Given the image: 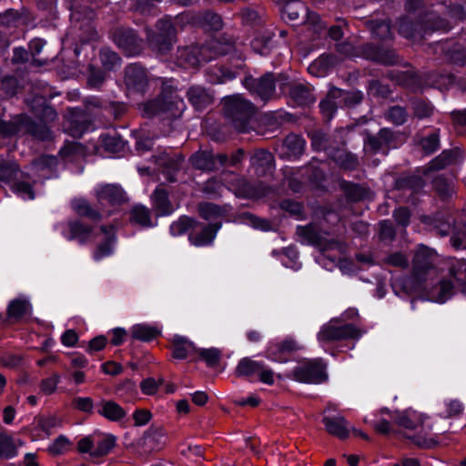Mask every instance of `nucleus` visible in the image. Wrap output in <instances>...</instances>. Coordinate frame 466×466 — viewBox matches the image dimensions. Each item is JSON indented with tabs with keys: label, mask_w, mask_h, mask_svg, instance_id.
I'll list each match as a JSON object with an SVG mask.
<instances>
[{
	"label": "nucleus",
	"mask_w": 466,
	"mask_h": 466,
	"mask_svg": "<svg viewBox=\"0 0 466 466\" xmlns=\"http://www.w3.org/2000/svg\"><path fill=\"white\" fill-rule=\"evenodd\" d=\"M432 226L441 236L451 235V244L455 249H466V219L448 214H437Z\"/></svg>",
	"instance_id": "5"
},
{
	"label": "nucleus",
	"mask_w": 466,
	"mask_h": 466,
	"mask_svg": "<svg viewBox=\"0 0 466 466\" xmlns=\"http://www.w3.org/2000/svg\"><path fill=\"white\" fill-rule=\"evenodd\" d=\"M20 132L29 133L41 140H49L52 137L50 129L43 124L33 121L24 115H16L9 121L0 119V136L12 137Z\"/></svg>",
	"instance_id": "6"
},
{
	"label": "nucleus",
	"mask_w": 466,
	"mask_h": 466,
	"mask_svg": "<svg viewBox=\"0 0 466 466\" xmlns=\"http://www.w3.org/2000/svg\"><path fill=\"white\" fill-rule=\"evenodd\" d=\"M449 29L448 23L433 11L420 12L416 22L405 17L400 21L399 32L409 39L420 40L427 34Z\"/></svg>",
	"instance_id": "2"
},
{
	"label": "nucleus",
	"mask_w": 466,
	"mask_h": 466,
	"mask_svg": "<svg viewBox=\"0 0 466 466\" xmlns=\"http://www.w3.org/2000/svg\"><path fill=\"white\" fill-rule=\"evenodd\" d=\"M296 233L300 238L302 243L315 246L321 251L339 250L341 252L344 248L340 241L328 238V233L316 224L298 226Z\"/></svg>",
	"instance_id": "7"
},
{
	"label": "nucleus",
	"mask_w": 466,
	"mask_h": 466,
	"mask_svg": "<svg viewBox=\"0 0 466 466\" xmlns=\"http://www.w3.org/2000/svg\"><path fill=\"white\" fill-rule=\"evenodd\" d=\"M198 226V222L188 217H181L170 226V232L173 236H180L189 229Z\"/></svg>",
	"instance_id": "47"
},
{
	"label": "nucleus",
	"mask_w": 466,
	"mask_h": 466,
	"mask_svg": "<svg viewBox=\"0 0 466 466\" xmlns=\"http://www.w3.org/2000/svg\"><path fill=\"white\" fill-rule=\"evenodd\" d=\"M187 97L197 110H201L213 102V95L207 88L198 85L192 86L187 89Z\"/></svg>",
	"instance_id": "21"
},
{
	"label": "nucleus",
	"mask_w": 466,
	"mask_h": 466,
	"mask_svg": "<svg viewBox=\"0 0 466 466\" xmlns=\"http://www.w3.org/2000/svg\"><path fill=\"white\" fill-rule=\"evenodd\" d=\"M99 56L101 63L106 70H113L116 67L120 66L121 58L117 53L108 48H102L100 50Z\"/></svg>",
	"instance_id": "51"
},
{
	"label": "nucleus",
	"mask_w": 466,
	"mask_h": 466,
	"mask_svg": "<svg viewBox=\"0 0 466 466\" xmlns=\"http://www.w3.org/2000/svg\"><path fill=\"white\" fill-rule=\"evenodd\" d=\"M198 212L206 220L213 219L221 214L219 207L213 203H200L198 205Z\"/></svg>",
	"instance_id": "63"
},
{
	"label": "nucleus",
	"mask_w": 466,
	"mask_h": 466,
	"mask_svg": "<svg viewBox=\"0 0 466 466\" xmlns=\"http://www.w3.org/2000/svg\"><path fill=\"white\" fill-rule=\"evenodd\" d=\"M250 164L255 168L269 169L274 165L273 155L265 149H258L250 157Z\"/></svg>",
	"instance_id": "40"
},
{
	"label": "nucleus",
	"mask_w": 466,
	"mask_h": 466,
	"mask_svg": "<svg viewBox=\"0 0 466 466\" xmlns=\"http://www.w3.org/2000/svg\"><path fill=\"white\" fill-rule=\"evenodd\" d=\"M33 103H35V105L29 103L32 111L35 114L39 115L43 121L53 122L56 119V112L52 106L45 105V99L43 96L34 98Z\"/></svg>",
	"instance_id": "32"
},
{
	"label": "nucleus",
	"mask_w": 466,
	"mask_h": 466,
	"mask_svg": "<svg viewBox=\"0 0 466 466\" xmlns=\"http://www.w3.org/2000/svg\"><path fill=\"white\" fill-rule=\"evenodd\" d=\"M197 353L201 360L205 361L207 366L213 368L218 365L221 360V350L217 348L198 349Z\"/></svg>",
	"instance_id": "50"
},
{
	"label": "nucleus",
	"mask_w": 466,
	"mask_h": 466,
	"mask_svg": "<svg viewBox=\"0 0 466 466\" xmlns=\"http://www.w3.org/2000/svg\"><path fill=\"white\" fill-rule=\"evenodd\" d=\"M311 146L317 151H325L328 156L337 147L339 142L323 132L315 131L310 134Z\"/></svg>",
	"instance_id": "30"
},
{
	"label": "nucleus",
	"mask_w": 466,
	"mask_h": 466,
	"mask_svg": "<svg viewBox=\"0 0 466 466\" xmlns=\"http://www.w3.org/2000/svg\"><path fill=\"white\" fill-rule=\"evenodd\" d=\"M420 144L426 154H432L435 152L440 147L439 130H436L429 136L421 138Z\"/></svg>",
	"instance_id": "55"
},
{
	"label": "nucleus",
	"mask_w": 466,
	"mask_h": 466,
	"mask_svg": "<svg viewBox=\"0 0 466 466\" xmlns=\"http://www.w3.org/2000/svg\"><path fill=\"white\" fill-rule=\"evenodd\" d=\"M112 229V227H101V230L106 235V239L97 247L96 252L94 253L95 259H101L102 258L112 253V246L116 239L115 236L111 234Z\"/></svg>",
	"instance_id": "41"
},
{
	"label": "nucleus",
	"mask_w": 466,
	"mask_h": 466,
	"mask_svg": "<svg viewBox=\"0 0 466 466\" xmlns=\"http://www.w3.org/2000/svg\"><path fill=\"white\" fill-rule=\"evenodd\" d=\"M72 208L78 215L86 216L95 220H99L103 217L98 208H93L90 204L83 198L74 199L72 201Z\"/></svg>",
	"instance_id": "39"
},
{
	"label": "nucleus",
	"mask_w": 466,
	"mask_h": 466,
	"mask_svg": "<svg viewBox=\"0 0 466 466\" xmlns=\"http://www.w3.org/2000/svg\"><path fill=\"white\" fill-rule=\"evenodd\" d=\"M59 154L62 158L73 161L84 155V147L80 143L68 142L59 150Z\"/></svg>",
	"instance_id": "52"
},
{
	"label": "nucleus",
	"mask_w": 466,
	"mask_h": 466,
	"mask_svg": "<svg viewBox=\"0 0 466 466\" xmlns=\"http://www.w3.org/2000/svg\"><path fill=\"white\" fill-rule=\"evenodd\" d=\"M424 187V181L420 176H406L398 178L395 182L397 189L410 190L417 193Z\"/></svg>",
	"instance_id": "36"
},
{
	"label": "nucleus",
	"mask_w": 466,
	"mask_h": 466,
	"mask_svg": "<svg viewBox=\"0 0 466 466\" xmlns=\"http://www.w3.org/2000/svg\"><path fill=\"white\" fill-rule=\"evenodd\" d=\"M337 323V319H331L323 325L318 333V339L322 342H331L360 337L361 331L354 325H338Z\"/></svg>",
	"instance_id": "10"
},
{
	"label": "nucleus",
	"mask_w": 466,
	"mask_h": 466,
	"mask_svg": "<svg viewBox=\"0 0 466 466\" xmlns=\"http://www.w3.org/2000/svg\"><path fill=\"white\" fill-rule=\"evenodd\" d=\"M157 328L147 325H136L132 329V336L136 339L142 341H150L159 335Z\"/></svg>",
	"instance_id": "49"
},
{
	"label": "nucleus",
	"mask_w": 466,
	"mask_h": 466,
	"mask_svg": "<svg viewBox=\"0 0 466 466\" xmlns=\"http://www.w3.org/2000/svg\"><path fill=\"white\" fill-rule=\"evenodd\" d=\"M200 21L203 25L208 26L209 29L214 31H218L223 26V22L220 15L211 11L203 13L200 16Z\"/></svg>",
	"instance_id": "56"
},
{
	"label": "nucleus",
	"mask_w": 466,
	"mask_h": 466,
	"mask_svg": "<svg viewBox=\"0 0 466 466\" xmlns=\"http://www.w3.org/2000/svg\"><path fill=\"white\" fill-rule=\"evenodd\" d=\"M449 273L461 287V292L466 294V261L464 259H452Z\"/></svg>",
	"instance_id": "31"
},
{
	"label": "nucleus",
	"mask_w": 466,
	"mask_h": 466,
	"mask_svg": "<svg viewBox=\"0 0 466 466\" xmlns=\"http://www.w3.org/2000/svg\"><path fill=\"white\" fill-rule=\"evenodd\" d=\"M70 230L69 239L76 238L80 243H85L91 235L92 228L79 221H70L68 223Z\"/></svg>",
	"instance_id": "43"
},
{
	"label": "nucleus",
	"mask_w": 466,
	"mask_h": 466,
	"mask_svg": "<svg viewBox=\"0 0 466 466\" xmlns=\"http://www.w3.org/2000/svg\"><path fill=\"white\" fill-rule=\"evenodd\" d=\"M305 144V140L300 136L289 134L284 139L283 147L289 157H299L304 152Z\"/></svg>",
	"instance_id": "34"
},
{
	"label": "nucleus",
	"mask_w": 466,
	"mask_h": 466,
	"mask_svg": "<svg viewBox=\"0 0 466 466\" xmlns=\"http://www.w3.org/2000/svg\"><path fill=\"white\" fill-rule=\"evenodd\" d=\"M182 162L183 157L180 155H177L175 157H169L167 155H165L159 157V165L162 167L164 166L165 169H167V178L170 182L176 181L175 177L172 175V172L179 170Z\"/></svg>",
	"instance_id": "42"
},
{
	"label": "nucleus",
	"mask_w": 466,
	"mask_h": 466,
	"mask_svg": "<svg viewBox=\"0 0 466 466\" xmlns=\"http://www.w3.org/2000/svg\"><path fill=\"white\" fill-rule=\"evenodd\" d=\"M432 251L425 247L420 248L412 260V273L418 281L425 279L426 275L432 268Z\"/></svg>",
	"instance_id": "18"
},
{
	"label": "nucleus",
	"mask_w": 466,
	"mask_h": 466,
	"mask_svg": "<svg viewBox=\"0 0 466 466\" xmlns=\"http://www.w3.org/2000/svg\"><path fill=\"white\" fill-rule=\"evenodd\" d=\"M198 226L192 228L189 233V241L191 244L197 247L207 246L213 242L218 230L220 228L219 223L209 224L202 227L199 230H197Z\"/></svg>",
	"instance_id": "20"
},
{
	"label": "nucleus",
	"mask_w": 466,
	"mask_h": 466,
	"mask_svg": "<svg viewBox=\"0 0 466 466\" xmlns=\"http://www.w3.org/2000/svg\"><path fill=\"white\" fill-rule=\"evenodd\" d=\"M325 430L331 435L345 440L350 435V424L342 416L328 417L322 419Z\"/></svg>",
	"instance_id": "22"
},
{
	"label": "nucleus",
	"mask_w": 466,
	"mask_h": 466,
	"mask_svg": "<svg viewBox=\"0 0 466 466\" xmlns=\"http://www.w3.org/2000/svg\"><path fill=\"white\" fill-rule=\"evenodd\" d=\"M32 306L28 299L18 298L10 301L7 307V317L9 319L19 320L22 318L30 315Z\"/></svg>",
	"instance_id": "28"
},
{
	"label": "nucleus",
	"mask_w": 466,
	"mask_h": 466,
	"mask_svg": "<svg viewBox=\"0 0 466 466\" xmlns=\"http://www.w3.org/2000/svg\"><path fill=\"white\" fill-rule=\"evenodd\" d=\"M12 190L24 199H34L35 192L32 185L28 182H15L12 185Z\"/></svg>",
	"instance_id": "62"
},
{
	"label": "nucleus",
	"mask_w": 466,
	"mask_h": 466,
	"mask_svg": "<svg viewBox=\"0 0 466 466\" xmlns=\"http://www.w3.org/2000/svg\"><path fill=\"white\" fill-rule=\"evenodd\" d=\"M157 31L147 30V38L152 50L159 54L169 51L175 42L176 29L169 17L157 21Z\"/></svg>",
	"instance_id": "9"
},
{
	"label": "nucleus",
	"mask_w": 466,
	"mask_h": 466,
	"mask_svg": "<svg viewBox=\"0 0 466 466\" xmlns=\"http://www.w3.org/2000/svg\"><path fill=\"white\" fill-rule=\"evenodd\" d=\"M284 91H288L289 96L300 106H305L314 101L310 88L301 83L287 85Z\"/></svg>",
	"instance_id": "25"
},
{
	"label": "nucleus",
	"mask_w": 466,
	"mask_h": 466,
	"mask_svg": "<svg viewBox=\"0 0 466 466\" xmlns=\"http://www.w3.org/2000/svg\"><path fill=\"white\" fill-rule=\"evenodd\" d=\"M15 454L16 450L12 438L0 432V458L9 459Z\"/></svg>",
	"instance_id": "54"
},
{
	"label": "nucleus",
	"mask_w": 466,
	"mask_h": 466,
	"mask_svg": "<svg viewBox=\"0 0 466 466\" xmlns=\"http://www.w3.org/2000/svg\"><path fill=\"white\" fill-rule=\"evenodd\" d=\"M172 357L177 360H184L192 352L198 351V348L187 339L176 335L173 338Z\"/></svg>",
	"instance_id": "29"
},
{
	"label": "nucleus",
	"mask_w": 466,
	"mask_h": 466,
	"mask_svg": "<svg viewBox=\"0 0 466 466\" xmlns=\"http://www.w3.org/2000/svg\"><path fill=\"white\" fill-rule=\"evenodd\" d=\"M97 413L111 421H118L126 417L125 410L114 400H101L97 404Z\"/></svg>",
	"instance_id": "26"
},
{
	"label": "nucleus",
	"mask_w": 466,
	"mask_h": 466,
	"mask_svg": "<svg viewBox=\"0 0 466 466\" xmlns=\"http://www.w3.org/2000/svg\"><path fill=\"white\" fill-rule=\"evenodd\" d=\"M347 198L352 202H357L370 198V191L360 185L345 182L342 185Z\"/></svg>",
	"instance_id": "35"
},
{
	"label": "nucleus",
	"mask_w": 466,
	"mask_h": 466,
	"mask_svg": "<svg viewBox=\"0 0 466 466\" xmlns=\"http://www.w3.org/2000/svg\"><path fill=\"white\" fill-rule=\"evenodd\" d=\"M103 145L106 151L118 153L125 147V141L118 136L106 135L103 137Z\"/></svg>",
	"instance_id": "57"
},
{
	"label": "nucleus",
	"mask_w": 466,
	"mask_h": 466,
	"mask_svg": "<svg viewBox=\"0 0 466 466\" xmlns=\"http://www.w3.org/2000/svg\"><path fill=\"white\" fill-rule=\"evenodd\" d=\"M138 108L146 117L166 115L167 118H177L184 111L185 104L173 89L163 88L157 97L139 104Z\"/></svg>",
	"instance_id": "3"
},
{
	"label": "nucleus",
	"mask_w": 466,
	"mask_h": 466,
	"mask_svg": "<svg viewBox=\"0 0 466 466\" xmlns=\"http://www.w3.org/2000/svg\"><path fill=\"white\" fill-rule=\"evenodd\" d=\"M130 218L132 221L139 224L142 227H152L153 223L151 221V212L145 206L138 205L136 206L130 214Z\"/></svg>",
	"instance_id": "46"
},
{
	"label": "nucleus",
	"mask_w": 466,
	"mask_h": 466,
	"mask_svg": "<svg viewBox=\"0 0 466 466\" xmlns=\"http://www.w3.org/2000/svg\"><path fill=\"white\" fill-rule=\"evenodd\" d=\"M263 368V363L253 360L249 358H243L239 360L235 373L238 377H248L258 373Z\"/></svg>",
	"instance_id": "38"
},
{
	"label": "nucleus",
	"mask_w": 466,
	"mask_h": 466,
	"mask_svg": "<svg viewBox=\"0 0 466 466\" xmlns=\"http://www.w3.org/2000/svg\"><path fill=\"white\" fill-rule=\"evenodd\" d=\"M276 78L272 73H267L258 78L248 76L244 79V86L252 94L257 95L263 101H268L275 96Z\"/></svg>",
	"instance_id": "14"
},
{
	"label": "nucleus",
	"mask_w": 466,
	"mask_h": 466,
	"mask_svg": "<svg viewBox=\"0 0 466 466\" xmlns=\"http://www.w3.org/2000/svg\"><path fill=\"white\" fill-rule=\"evenodd\" d=\"M387 117L395 125L400 126L406 122L408 113L404 107L394 106L388 110Z\"/></svg>",
	"instance_id": "61"
},
{
	"label": "nucleus",
	"mask_w": 466,
	"mask_h": 466,
	"mask_svg": "<svg viewBox=\"0 0 466 466\" xmlns=\"http://www.w3.org/2000/svg\"><path fill=\"white\" fill-rule=\"evenodd\" d=\"M111 35L114 43L127 56H136L141 53L143 41L133 29L116 27L112 31Z\"/></svg>",
	"instance_id": "13"
},
{
	"label": "nucleus",
	"mask_w": 466,
	"mask_h": 466,
	"mask_svg": "<svg viewBox=\"0 0 466 466\" xmlns=\"http://www.w3.org/2000/svg\"><path fill=\"white\" fill-rule=\"evenodd\" d=\"M293 378L303 383H321L327 380L325 366L321 360H308L302 361L294 369Z\"/></svg>",
	"instance_id": "12"
},
{
	"label": "nucleus",
	"mask_w": 466,
	"mask_h": 466,
	"mask_svg": "<svg viewBox=\"0 0 466 466\" xmlns=\"http://www.w3.org/2000/svg\"><path fill=\"white\" fill-rule=\"evenodd\" d=\"M105 73L93 66L88 67L87 85L92 88H99L105 82Z\"/></svg>",
	"instance_id": "59"
},
{
	"label": "nucleus",
	"mask_w": 466,
	"mask_h": 466,
	"mask_svg": "<svg viewBox=\"0 0 466 466\" xmlns=\"http://www.w3.org/2000/svg\"><path fill=\"white\" fill-rule=\"evenodd\" d=\"M376 62L381 65L391 66L399 62V57L391 49L380 48Z\"/></svg>",
	"instance_id": "64"
},
{
	"label": "nucleus",
	"mask_w": 466,
	"mask_h": 466,
	"mask_svg": "<svg viewBox=\"0 0 466 466\" xmlns=\"http://www.w3.org/2000/svg\"><path fill=\"white\" fill-rule=\"evenodd\" d=\"M90 123L86 120L81 121L76 116H74L69 121L67 127L68 133L74 137H80L89 127Z\"/></svg>",
	"instance_id": "58"
},
{
	"label": "nucleus",
	"mask_w": 466,
	"mask_h": 466,
	"mask_svg": "<svg viewBox=\"0 0 466 466\" xmlns=\"http://www.w3.org/2000/svg\"><path fill=\"white\" fill-rule=\"evenodd\" d=\"M425 416L412 410L396 412L393 421L404 430L403 436L421 449L435 447L439 441L423 427Z\"/></svg>",
	"instance_id": "1"
},
{
	"label": "nucleus",
	"mask_w": 466,
	"mask_h": 466,
	"mask_svg": "<svg viewBox=\"0 0 466 466\" xmlns=\"http://www.w3.org/2000/svg\"><path fill=\"white\" fill-rule=\"evenodd\" d=\"M300 349L301 346L296 339L287 338L281 341L272 343L268 349V357L274 361L286 362L292 353Z\"/></svg>",
	"instance_id": "17"
},
{
	"label": "nucleus",
	"mask_w": 466,
	"mask_h": 466,
	"mask_svg": "<svg viewBox=\"0 0 466 466\" xmlns=\"http://www.w3.org/2000/svg\"><path fill=\"white\" fill-rule=\"evenodd\" d=\"M462 151L458 148L444 150L436 157L429 165V170H440L448 166L454 165L462 160Z\"/></svg>",
	"instance_id": "23"
},
{
	"label": "nucleus",
	"mask_w": 466,
	"mask_h": 466,
	"mask_svg": "<svg viewBox=\"0 0 466 466\" xmlns=\"http://www.w3.org/2000/svg\"><path fill=\"white\" fill-rule=\"evenodd\" d=\"M124 81L128 90L144 94L148 89L150 80L145 68L137 64H131L125 69Z\"/></svg>",
	"instance_id": "16"
},
{
	"label": "nucleus",
	"mask_w": 466,
	"mask_h": 466,
	"mask_svg": "<svg viewBox=\"0 0 466 466\" xmlns=\"http://www.w3.org/2000/svg\"><path fill=\"white\" fill-rule=\"evenodd\" d=\"M369 27L373 35L380 40L390 39L392 33L390 23L386 20H370L368 22Z\"/></svg>",
	"instance_id": "44"
},
{
	"label": "nucleus",
	"mask_w": 466,
	"mask_h": 466,
	"mask_svg": "<svg viewBox=\"0 0 466 466\" xmlns=\"http://www.w3.org/2000/svg\"><path fill=\"white\" fill-rule=\"evenodd\" d=\"M189 160L195 168L210 172L225 167L228 156L226 154L214 155L208 150H198L190 157Z\"/></svg>",
	"instance_id": "15"
},
{
	"label": "nucleus",
	"mask_w": 466,
	"mask_h": 466,
	"mask_svg": "<svg viewBox=\"0 0 466 466\" xmlns=\"http://www.w3.org/2000/svg\"><path fill=\"white\" fill-rule=\"evenodd\" d=\"M21 170L15 162L0 160V181L9 182L18 178Z\"/></svg>",
	"instance_id": "45"
},
{
	"label": "nucleus",
	"mask_w": 466,
	"mask_h": 466,
	"mask_svg": "<svg viewBox=\"0 0 466 466\" xmlns=\"http://www.w3.org/2000/svg\"><path fill=\"white\" fill-rule=\"evenodd\" d=\"M154 207L160 215H168L173 211L172 205L168 199L167 192L162 187H157L152 196Z\"/></svg>",
	"instance_id": "33"
},
{
	"label": "nucleus",
	"mask_w": 466,
	"mask_h": 466,
	"mask_svg": "<svg viewBox=\"0 0 466 466\" xmlns=\"http://www.w3.org/2000/svg\"><path fill=\"white\" fill-rule=\"evenodd\" d=\"M283 12L288 15L289 20L296 21L300 17V15H305L307 13V7L302 2H296L294 5H285Z\"/></svg>",
	"instance_id": "60"
},
{
	"label": "nucleus",
	"mask_w": 466,
	"mask_h": 466,
	"mask_svg": "<svg viewBox=\"0 0 466 466\" xmlns=\"http://www.w3.org/2000/svg\"><path fill=\"white\" fill-rule=\"evenodd\" d=\"M433 187L442 199H447L453 194V184L443 177H437L433 180Z\"/></svg>",
	"instance_id": "53"
},
{
	"label": "nucleus",
	"mask_w": 466,
	"mask_h": 466,
	"mask_svg": "<svg viewBox=\"0 0 466 466\" xmlns=\"http://www.w3.org/2000/svg\"><path fill=\"white\" fill-rule=\"evenodd\" d=\"M413 116L419 119L428 118L434 112V106L428 101L416 98L411 102Z\"/></svg>",
	"instance_id": "48"
},
{
	"label": "nucleus",
	"mask_w": 466,
	"mask_h": 466,
	"mask_svg": "<svg viewBox=\"0 0 466 466\" xmlns=\"http://www.w3.org/2000/svg\"><path fill=\"white\" fill-rule=\"evenodd\" d=\"M97 208L102 215L109 216L115 208L128 200L127 193L118 184H103L95 190Z\"/></svg>",
	"instance_id": "8"
},
{
	"label": "nucleus",
	"mask_w": 466,
	"mask_h": 466,
	"mask_svg": "<svg viewBox=\"0 0 466 466\" xmlns=\"http://www.w3.org/2000/svg\"><path fill=\"white\" fill-rule=\"evenodd\" d=\"M396 80L400 85L407 86L412 90H417L422 87V81L420 77L413 70L397 72Z\"/></svg>",
	"instance_id": "37"
},
{
	"label": "nucleus",
	"mask_w": 466,
	"mask_h": 466,
	"mask_svg": "<svg viewBox=\"0 0 466 466\" xmlns=\"http://www.w3.org/2000/svg\"><path fill=\"white\" fill-rule=\"evenodd\" d=\"M342 143H339L337 147L331 151L329 157L333 159L339 167L345 169H354L359 165L358 157L348 152L343 147Z\"/></svg>",
	"instance_id": "24"
},
{
	"label": "nucleus",
	"mask_w": 466,
	"mask_h": 466,
	"mask_svg": "<svg viewBox=\"0 0 466 466\" xmlns=\"http://www.w3.org/2000/svg\"><path fill=\"white\" fill-rule=\"evenodd\" d=\"M397 137L390 128H381L375 136L370 135L365 140V147L369 148L372 153H377L392 145Z\"/></svg>",
	"instance_id": "19"
},
{
	"label": "nucleus",
	"mask_w": 466,
	"mask_h": 466,
	"mask_svg": "<svg viewBox=\"0 0 466 466\" xmlns=\"http://www.w3.org/2000/svg\"><path fill=\"white\" fill-rule=\"evenodd\" d=\"M224 112L238 132L246 133L249 130L256 107L251 102L237 95L224 99Z\"/></svg>",
	"instance_id": "4"
},
{
	"label": "nucleus",
	"mask_w": 466,
	"mask_h": 466,
	"mask_svg": "<svg viewBox=\"0 0 466 466\" xmlns=\"http://www.w3.org/2000/svg\"><path fill=\"white\" fill-rule=\"evenodd\" d=\"M205 45L206 48L208 49V54L213 56V59L218 56L228 54L235 46L234 41L225 35L211 39Z\"/></svg>",
	"instance_id": "27"
},
{
	"label": "nucleus",
	"mask_w": 466,
	"mask_h": 466,
	"mask_svg": "<svg viewBox=\"0 0 466 466\" xmlns=\"http://www.w3.org/2000/svg\"><path fill=\"white\" fill-rule=\"evenodd\" d=\"M212 59L213 56L208 54L206 45L178 47L176 54L177 66L184 68H196Z\"/></svg>",
	"instance_id": "11"
}]
</instances>
